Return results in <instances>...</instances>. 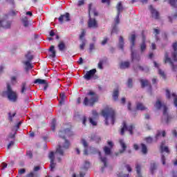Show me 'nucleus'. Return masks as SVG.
<instances>
[{
    "mask_svg": "<svg viewBox=\"0 0 177 177\" xmlns=\"http://www.w3.org/2000/svg\"><path fill=\"white\" fill-rule=\"evenodd\" d=\"M132 85H133L132 79L130 78V79L128 80L127 86H128V88H132Z\"/></svg>",
    "mask_w": 177,
    "mask_h": 177,
    "instance_id": "obj_55",
    "label": "nucleus"
},
{
    "mask_svg": "<svg viewBox=\"0 0 177 177\" xmlns=\"http://www.w3.org/2000/svg\"><path fill=\"white\" fill-rule=\"evenodd\" d=\"M17 80V77L16 76H12L11 77V83L15 85V84H16Z\"/></svg>",
    "mask_w": 177,
    "mask_h": 177,
    "instance_id": "obj_52",
    "label": "nucleus"
},
{
    "mask_svg": "<svg viewBox=\"0 0 177 177\" xmlns=\"http://www.w3.org/2000/svg\"><path fill=\"white\" fill-rule=\"evenodd\" d=\"M118 177H129V175L128 174H124V173L120 172L118 174Z\"/></svg>",
    "mask_w": 177,
    "mask_h": 177,
    "instance_id": "obj_57",
    "label": "nucleus"
},
{
    "mask_svg": "<svg viewBox=\"0 0 177 177\" xmlns=\"http://www.w3.org/2000/svg\"><path fill=\"white\" fill-rule=\"evenodd\" d=\"M81 41V44L80 45V49L81 50H84V49L85 48V45H86V39H82Z\"/></svg>",
    "mask_w": 177,
    "mask_h": 177,
    "instance_id": "obj_36",
    "label": "nucleus"
},
{
    "mask_svg": "<svg viewBox=\"0 0 177 177\" xmlns=\"http://www.w3.org/2000/svg\"><path fill=\"white\" fill-rule=\"evenodd\" d=\"M34 84H39V85H45L44 91H46V88H48V81H46V80L36 79L34 81Z\"/></svg>",
    "mask_w": 177,
    "mask_h": 177,
    "instance_id": "obj_17",
    "label": "nucleus"
},
{
    "mask_svg": "<svg viewBox=\"0 0 177 177\" xmlns=\"http://www.w3.org/2000/svg\"><path fill=\"white\" fill-rule=\"evenodd\" d=\"M58 20L61 24H63L64 21H70V13L66 12L64 15H61L59 18Z\"/></svg>",
    "mask_w": 177,
    "mask_h": 177,
    "instance_id": "obj_13",
    "label": "nucleus"
},
{
    "mask_svg": "<svg viewBox=\"0 0 177 177\" xmlns=\"http://www.w3.org/2000/svg\"><path fill=\"white\" fill-rule=\"evenodd\" d=\"M102 115L105 118L106 125H109V122H111L112 125H114V122L115 121V112L112 108H105L102 111Z\"/></svg>",
    "mask_w": 177,
    "mask_h": 177,
    "instance_id": "obj_3",
    "label": "nucleus"
},
{
    "mask_svg": "<svg viewBox=\"0 0 177 177\" xmlns=\"http://www.w3.org/2000/svg\"><path fill=\"white\" fill-rule=\"evenodd\" d=\"M147 143H153V138L151 137H148L146 138Z\"/></svg>",
    "mask_w": 177,
    "mask_h": 177,
    "instance_id": "obj_59",
    "label": "nucleus"
},
{
    "mask_svg": "<svg viewBox=\"0 0 177 177\" xmlns=\"http://www.w3.org/2000/svg\"><path fill=\"white\" fill-rule=\"evenodd\" d=\"M41 169V167L39 166H36L34 167L33 171L32 172H38Z\"/></svg>",
    "mask_w": 177,
    "mask_h": 177,
    "instance_id": "obj_62",
    "label": "nucleus"
},
{
    "mask_svg": "<svg viewBox=\"0 0 177 177\" xmlns=\"http://www.w3.org/2000/svg\"><path fill=\"white\" fill-rule=\"evenodd\" d=\"M142 154H147V147L145 144H141Z\"/></svg>",
    "mask_w": 177,
    "mask_h": 177,
    "instance_id": "obj_37",
    "label": "nucleus"
},
{
    "mask_svg": "<svg viewBox=\"0 0 177 177\" xmlns=\"http://www.w3.org/2000/svg\"><path fill=\"white\" fill-rule=\"evenodd\" d=\"M166 97L167 99L171 98V93H169V90H166Z\"/></svg>",
    "mask_w": 177,
    "mask_h": 177,
    "instance_id": "obj_61",
    "label": "nucleus"
},
{
    "mask_svg": "<svg viewBox=\"0 0 177 177\" xmlns=\"http://www.w3.org/2000/svg\"><path fill=\"white\" fill-rule=\"evenodd\" d=\"M93 140H95L97 143H99V142L101 140L100 138L97 136H94L93 138H92Z\"/></svg>",
    "mask_w": 177,
    "mask_h": 177,
    "instance_id": "obj_54",
    "label": "nucleus"
},
{
    "mask_svg": "<svg viewBox=\"0 0 177 177\" xmlns=\"http://www.w3.org/2000/svg\"><path fill=\"white\" fill-rule=\"evenodd\" d=\"M158 73L160 75H161V77H163V78H165V73H164L163 71H162L161 69H159Z\"/></svg>",
    "mask_w": 177,
    "mask_h": 177,
    "instance_id": "obj_58",
    "label": "nucleus"
},
{
    "mask_svg": "<svg viewBox=\"0 0 177 177\" xmlns=\"http://www.w3.org/2000/svg\"><path fill=\"white\" fill-rule=\"evenodd\" d=\"M161 133H162V136H163V138L165 137V135H166L165 131H163L162 132L158 131L157 133L155 136L156 140H158V139H160V136H161Z\"/></svg>",
    "mask_w": 177,
    "mask_h": 177,
    "instance_id": "obj_26",
    "label": "nucleus"
},
{
    "mask_svg": "<svg viewBox=\"0 0 177 177\" xmlns=\"http://www.w3.org/2000/svg\"><path fill=\"white\" fill-rule=\"evenodd\" d=\"M119 95H120V91H119L118 88L114 89L113 95H112V97L115 102H117V100H118Z\"/></svg>",
    "mask_w": 177,
    "mask_h": 177,
    "instance_id": "obj_23",
    "label": "nucleus"
},
{
    "mask_svg": "<svg viewBox=\"0 0 177 177\" xmlns=\"http://www.w3.org/2000/svg\"><path fill=\"white\" fill-rule=\"evenodd\" d=\"M146 48H147V46L146 45V37L142 35V41L140 44V48L141 53H143V52L146 51Z\"/></svg>",
    "mask_w": 177,
    "mask_h": 177,
    "instance_id": "obj_18",
    "label": "nucleus"
},
{
    "mask_svg": "<svg viewBox=\"0 0 177 177\" xmlns=\"http://www.w3.org/2000/svg\"><path fill=\"white\" fill-rule=\"evenodd\" d=\"M26 82H23L22 84H21V93H24V92H26Z\"/></svg>",
    "mask_w": 177,
    "mask_h": 177,
    "instance_id": "obj_40",
    "label": "nucleus"
},
{
    "mask_svg": "<svg viewBox=\"0 0 177 177\" xmlns=\"http://www.w3.org/2000/svg\"><path fill=\"white\" fill-rule=\"evenodd\" d=\"M64 100H66V95L64 93H61L59 95V104L62 106V104H64Z\"/></svg>",
    "mask_w": 177,
    "mask_h": 177,
    "instance_id": "obj_31",
    "label": "nucleus"
},
{
    "mask_svg": "<svg viewBox=\"0 0 177 177\" xmlns=\"http://www.w3.org/2000/svg\"><path fill=\"white\" fill-rule=\"evenodd\" d=\"M155 107L156 109H158V110H160V109H162V111H163V115L162 117V122H163V124H168L171 117H169V115H168V107H167V106H165V104H162L161 102L158 100V101L156 102V104H155Z\"/></svg>",
    "mask_w": 177,
    "mask_h": 177,
    "instance_id": "obj_4",
    "label": "nucleus"
},
{
    "mask_svg": "<svg viewBox=\"0 0 177 177\" xmlns=\"http://www.w3.org/2000/svg\"><path fill=\"white\" fill-rule=\"evenodd\" d=\"M161 161H162V164L163 165H165V156L164 155H162L161 156Z\"/></svg>",
    "mask_w": 177,
    "mask_h": 177,
    "instance_id": "obj_63",
    "label": "nucleus"
},
{
    "mask_svg": "<svg viewBox=\"0 0 177 177\" xmlns=\"http://www.w3.org/2000/svg\"><path fill=\"white\" fill-rule=\"evenodd\" d=\"M48 158L50 160V171H53L56 167V162H55V153H53V151L50 152L48 154Z\"/></svg>",
    "mask_w": 177,
    "mask_h": 177,
    "instance_id": "obj_10",
    "label": "nucleus"
},
{
    "mask_svg": "<svg viewBox=\"0 0 177 177\" xmlns=\"http://www.w3.org/2000/svg\"><path fill=\"white\" fill-rule=\"evenodd\" d=\"M8 115H9L8 120L10 122H12V121H13V117H15V115H16V113H9Z\"/></svg>",
    "mask_w": 177,
    "mask_h": 177,
    "instance_id": "obj_50",
    "label": "nucleus"
},
{
    "mask_svg": "<svg viewBox=\"0 0 177 177\" xmlns=\"http://www.w3.org/2000/svg\"><path fill=\"white\" fill-rule=\"evenodd\" d=\"M129 40L131 44V47L135 46V41H136V35H135V34H131L129 38Z\"/></svg>",
    "mask_w": 177,
    "mask_h": 177,
    "instance_id": "obj_29",
    "label": "nucleus"
},
{
    "mask_svg": "<svg viewBox=\"0 0 177 177\" xmlns=\"http://www.w3.org/2000/svg\"><path fill=\"white\" fill-rule=\"evenodd\" d=\"M133 129H135V126L131 124L129 127H127V123L125 122H123L122 127L120 131V134L124 135L125 131H129L130 135H133V132L132 131Z\"/></svg>",
    "mask_w": 177,
    "mask_h": 177,
    "instance_id": "obj_8",
    "label": "nucleus"
},
{
    "mask_svg": "<svg viewBox=\"0 0 177 177\" xmlns=\"http://www.w3.org/2000/svg\"><path fill=\"white\" fill-rule=\"evenodd\" d=\"M169 3L171 6L175 7V5L176 3V0H169Z\"/></svg>",
    "mask_w": 177,
    "mask_h": 177,
    "instance_id": "obj_60",
    "label": "nucleus"
},
{
    "mask_svg": "<svg viewBox=\"0 0 177 177\" xmlns=\"http://www.w3.org/2000/svg\"><path fill=\"white\" fill-rule=\"evenodd\" d=\"M95 73H96V69H92L86 72V73L84 76V78L87 81H89V80H91V78H92V77H93Z\"/></svg>",
    "mask_w": 177,
    "mask_h": 177,
    "instance_id": "obj_14",
    "label": "nucleus"
},
{
    "mask_svg": "<svg viewBox=\"0 0 177 177\" xmlns=\"http://www.w3.org/2000/svg\"><path fill=\"white\" fill-rule=\"evenodd\" d=\"M124 37H122V36H120L118 46L122 50H124Z\"/></svg>",
    "mask_w": 177,
    "mask_h": 177,
    "instance_id": "obj_27",
    "label": "nucleus"
},
{
    "mask_svg": "<svg viewBox=\"0 0 177 177\" xmlns=\"http://www.w3.org/2000/svg\"><path fill=\"white\" fill-rule=\"evenodd\" d=\"M21 125V122H19V123H17V125H15L13 128V131H15L16 132H17V129H19V128H20V126Z\"/></svg>",
    "mask_w": 177,
    "mask_h": 177,
    "instance_id": "obj_51",
    "label": "nucleus"
},
{
    "mask_svg": "<svg viewBox=\"0 0 177 177\" xmlns=\"http://www.w3.org/2000/svg\"><path fill=\"white\" fill-rule=\"evenodd\" d=\"M89 167H91V162H89V161H88V160L84 161V163L83 165V168L84 169H88V168H89Z\"/></svg>",
    "mask_w": 177,
    "mask_h": 177,
    "instance_id": "obj_41",
    "label": "nucleus"
},
{
    "mask_svg": "<svg viewBox=\"0 0 177 177\" xmlns=\"http://www.w3.org/2000/svg\"><path fill=\"white\" fill-rule=\"evenodd\" d=\"M172 48L174 51V53H173L171 54V57L174 60V62H177V42H174L172 44Z\"/></svg>",
    "mask_w": 177,
    "mask_h": 177,
    "instance_id": "obj_15",
    "label": "nucleus"
},
{
    "mask_svg": "<svg viewBox=\"0 0 177 177\" xmlns=\"http://www.w3.org/2000/svg\"><path fill=\"white\" fill-rule=\"evenodd\" d=\"M97 102V95L93 91H90L88 93V97H86L84 100V106H93Z\"/></svg>",
    "mask_w": 177,
    "mask_h": 177,
    "instance_id": "obj_5",
    "label": "nucleus"
},
{
    "mask_svg": "<svg viewBox=\"0 0 177 177\" xmlns=\"http://www.w3.org/2000/svg\"><path fill=\"white\" fill-rule=\"evenodd\" d=\"M49 50L50 52V57H56V50H55V46H51Z\"/></svg>",
    "mask_w": 177,
    "mask_h": 177,
    "instance_id": "obj_28",
    "label": "nucleus"
},
{
    "mask_svg": "<svg viewBox=\"0 0 177 177\" xmlns=\"http://www.w3.org/2000/svg\"><path fill=\"white\" fill-rule=\"evenodd\" d=\"M136 109L137 110H140L141 111H143L144 110H147V108L140 102L137 103Z\"/></svg>",
    "mask_w": 177,
    "mask_h": 177,
    "instance_id": "obj_25",
    "label": "nucleus"
},
{
    "mask_svg": "<svg viewBox=\"0 0 177 177\" xmlns=\"http://www.w3.org/2000/svg\"><path fill=\"white\" fill-rule=\"evenodd\" d=\"M116 9H117V16L115 19V24L117 26V24H120V15L122 11L124 10V7L122 6V3L120 1L117 6H116Z\"/></svg>",
    "mask_w": 177,
    "mask_h": 177,
    "instance_id": "obj_7",
    "label": "nucleus"
},
{
    "mask_svg": "<svg viewBox=\"0 0 177 177\" xmlns=\"http://www.w3.org/2000/svg\"><path fill=\"white\" fill-rule=\"evenodd\" d=\"M58 48L61 52H63L66 49V44L63 41H60Z\"/></svg>",
    "mask_w": 177,
    "mask_h": 177,
    "instance_id": "obj_35",
    "label": "nucleus"
},
{
    "mask_svg": "<svg viewBox=\"0 0 177 177\" xmlns=\"http://www.w3.org/2000/svg\"><path fill=\"white\" fill-rule=\"evenodd\" d=\"M149 10L151 13V16L153 19H159L160 14L158 13V11H156V9L153 8V6H149Z\"/></svg>",
    "mask_w": 177,
    "mask_h": 177,
    "instance_id": "obj_16",
    "label": "nucleus"
},
{
    "mask_svg": "<svg viewBox=\"0 0 177 177\" xmlns=\"http://www.w3.org/2000/svg\"><path fill=\"white\" fill-rule=\"evenodd\" d=\"M165 63L167 64V63H169L170 64L173 71H175L176 70V65L174 64V62H172V59L169 57V55H168V53H165Z\"/></svg>",
    "mask_w": 177,
    "mask_h": 177,
    "instance_id": "obj_11",
    "label": "nucleus"
},
{
    "mask_svg": "<svg viewBox=\"0 0 177 177\" xmlns=\"http://www.w3.org/2000/svg\"><path fill=\"white\" fill-rule=\"evenodd\" d=\"M91 150H92L93 154H95V151H96V153H98V154H99V156H100V160H101V161L103 162V164H104V167H102V169H101L102 171V172H103L104 168H106V167H107V158H106V157H102V153H100V151H99V150H97V149H95V148H92Z\"/></svg>",
    "mask_w": 177,
    "mask_h": 177,
    "instance_id": "obj_9",
    "label": "nucleus"
},
{
    "mask_svg": "<svg viewBox=\"0 0 177 177\" xmlns=\"http://www.w3.org/2000/svg\"><path fill=\"white\" fill-rule=\"evenodd\" d=\"M108 146H105L104 147V151L106 154V156H110V154H111V149H113V147L114 146V143H113V142L111 141H108Z\"/></svg>",
    "mask_w": 177,
    "mask_h": 177,
    "instance_id": "obj_12",
    "label": "nucleus"
},
{
    "mask_svg": "<svg viewBox=\"0 0 177 177\" xmlns=\"http://www.w3.org/2000/svg\"><path fill=\"white\" fill-rule=\"evenodd\" d=\"M104 64V59H100L98 63V68L103 70V64Z\"/></svg>",
    "mask_w": 177,
    "mask_h": 177,
    "instance_id": "obj_42",
    "label": "nucleus"
},
{
    "mask_svg": "<svg viewBox=\"0 0 177 177\" xmlns=\"http://www.w3.org/2000/svg\"><path fill=\"white\" fill-rule=\"evenodd\" d=\"M26 58L27 59L28 62H31L34 59V57L32 55H31V53H28L26 55Z\"/></svg>",
    "mask_w": 177,
    "mask_h": 177,
    "instance_id": "obj_39",
    "label": "nucleus"
},
{
    "mask_svg": "<svg viewBox=\"0 0 177 177\" xmlns=\"http://www.w3.org/2000/svg\"><path fill=\"white\" fill-rule=\"evenodd\" d=\"M21 21L25 27H28L30 23L28 22V18L27 17H24Z\"/></svg>",
    "mask_w": 177,
    "mask_h": 177,
    "instance_id": "obj_33",
    "label": "nucleus"
},
{
    "mask_svg": "<svg viewBox=\"0 0 177 177\" xmlns=\"http://www.w3.org/2000/svg\"><path fill=\"white\" fill-rule=\"evenodd\" d=\"M134 70L136 71L138 70H140L141 71H145V68H143V66H134Z\"/></svg>",
    "mask_w": 177,
    "mask_h": 177,
    "instance_id": "obj_53",
    "label": "nucleus"
},
{
    "mask_svg": "<svg viewBox=\"0 0 177 177\" xmlns=\"http://www.w3.org/2000/svg\"><path fill=\"white\" fill-rule=\"evenodd\" d=\"M131 59L133 62H140V56L136 55V53L133 52V50H131Z\"/></svg>",
    "mask_w": 177,
    "mask_h": 177,
    "instance_id": "obj_22",
    "label": "nucleus"
},
{
    "mask_svg": "<svg viewBox=\"0 0 177 177\" xmlns=\"http://www.w3.org/2000/svg\"><path fill=\"white\" fill-rule=\"evenodd\" d=\"M86 31L85 30H82L81 35H80V39H86L85 38H84L85 37V34H86Z\"/></svg>",
    "mask_w": 177,
    "mask_h": 177,
    "instance_id": "obj_49",
    "label": "nucleus"
},
{
    "mask_svg": "<svg viewBox=\"0 0 177 177\" xmlns=\"http://www.w3.org/2000/svg\"><path fill=\"white\" fill-rule=\"evenodd\" d=\"M120 67L122 70H124L125 68H128L129 67V62H122L120 64Z\"/></svg>",
    "mask_w": 177,
    "mask_h": 177,
    "instance_id": "obj_32",
    "label": "nucleus"
},
{
    "mask_svg": "<svg viewBox=\"0 0 177 177\" xmlns=\"http://www.w3.org/2000/svg\"><path fill=\"white\" fill-rule=\"evenodd\" d=\"M26 156L28 157V158H32V152L31 151H28L26 152Z\"/></svg>",
    "mask_w": 177,
    "mask_h": 177,
    "instance_id": "obj_56",
    "label": "nucleus"
},
{
    "mask_svg": "<svg viewBox=\"0 0 177 177\" xmlns=\"http://www.w3.org/2000/svg\"><path fill=\"white\" fill-rule=\"evenodd\" d=\"M81 143L82 145L84 146V156H88V142H86V140H85V139H82L81 140Z\"/></svg>",
    "mask_w": 177,
    "mask_h": 177,
    "instance_id": "obj_20",
    "label": "nucleus"
},
{
    "mask_svg": "<svg viewBox=\"0 0 177 177\" xmlns=\"http://www.w3.org/2000/svg\"><path fill=\"white\" fill-rule=\"evenodd\" d=\"M17 131H15L14 133H10V135L7 138V140H10V139H15V136H16Z\"/></svg>",
    "mask_w": 177,
    "mask_h": 177,
    "instance_id": "obj_45",
    "label": "nucleus"
},
{
    "mask_svg": "<svg viewBox=\"0 0 177 177\" xmlns=\"http://www.w3.org/2000/svg\"><path fill=\"white\" fill-rule=\"evenodd\" d=\"M160 149H161L162 151H165L166 153H169V150L168 149V147H164V145H162V144L160 146Z\"/></svg>",
    "mask_w": 177,
    "mask_h": 177,
    "instance_id": "obj_47",
    "label": "nucleus"
},
{
    "mask_svg": "<svg viewBox=\"0 0 177 177\" xmlns=\"http://www.w3.org/2000/svg\"><path fill=\"white\" fill-rule=\"evenodd\" d=\"M171 97H174V106L177 107V95L175 93L171 94Z\"/></svg>",
    "mask_w": 177,
    "mask_h": 177,
    "instance_id": "obj_46",
    "label": "nucleus"
},
{
    "mask_svg": "<svg viewBox=\"0 0 177 177\" xmlns=\"http://www.w3.org/2000/svg\"><path fill=\"white\" fill-rule=\"evenodd\" d=\"M97 112L96 111H93V118H97Z\"/></svg>",
    "mask_w": 177,
    "mask_h": 177,
    "instance_id": "obj_64",
    "label": "nucleus"
},
{
    "mask_svg": "<svg viewBox=\"0 0 177 177\" xmlns=\"http://www.w3.org/2000/svg\"><path fill=\"white\" fill-rule=\"evenodd\" d=\"M89 122H90V124H91L93 126L97 125V122L95 121V120H93V118H89Z\"/></svg>",
    "mask_w": 177,
    "mask_h": 177,
    "instance_id": "obj_48",
    "label": "nucleus"
},
{
    "mask_svg": "<svg viewBox=\"0 0 177 177\" xmlns=\"http://www.w3.org/2000/svg\"><path fill=\"white\" fill-rule=\"evenodd\" d=\"M91 15H93V16H99V12L96 10V8H92V3L88 4V28H97L99 27L97 24V21L95 18H91Z\"/></svg>",
    "mask_w": 177,
    "mask_h": 177,
    "instance_id": "obj_2",
    "label": "nucleus"
},
{
    "mask_svg": "<svg viewBox=\"0 0 177 177\" xmlns=\"http://www.w3.org/2000/svg\"><path fill=\"white\" fill-rule=\"evenodd\" d=\"M12 23L7 20H0V27H3V28H10Z\"/></svg>",
    "mask_w": 177,
    "mask_h": 177,
    "instance_id": "obj_19",
    "label": "nucleus"
},
{
    "mask_svg": "<svg viewBox=\"0 0 177 177\" xmlns=\"http://www.w3.org/2000/svg\"><path fill=\"white\" fill-rule=\"evenodd\" d=\"M119 143L122 149L120 150L119 153L120 154H122V153H124V151L127 150V144H125V142H124V140H120Z\"/></svg>",
    "mask_w": 177,
    "mask_h": 177,
    "instance_id": "obj_21",
    "label": "nucleus"
},
{
    "mask_svg": "<svg viewBox=\"0 0 177 177\" xmlns=\"http://www.w3.org/2000/svg\"><path fill=\"white\" fill-rule=\"evenodd\" d=\"M7 96L10 102H12L13 103L17 102V93L12 89L9 83H7Z\"/></svg>",
    "mask_w": 177,
    "mask_h": 177,
    "instance_id": "obj_6",
    "label": "nucleus"
},
{
    "mask_svg": "<svg viewBox=\"0 0 177 177\" xmlns=\"http://www.w3.org/2000/svg\"><path fill=\"white\" fill-rule=\"evenodd\" d=\"M140 82L142 88H145V86H147V85H149V81L147 80H140Z\"/></svg>",
    "mask_w": 177,
    "mask_h": 177,
    "instance_id": "obj_38",
    "label": "nucleus"
},
{
    "mask_svg": "<svg viewBox=\"0 0 177 177\" xmlns=\"http://www.w3.org/2000/svg\"><path fill=\"white\" fill-rule=\"evenodd\" d=\"M26 177H38V172H30Z\"/></svg>",
    "mask_w": 177,
    "mask_h": 177,
    "instance_id": "obj_43",
    "label": "nucleus"
},
{
    "mask_svg": "<svg viewBox=\"0 0 177 177\" xmlns=\"http://www.w3.org/2000/svg\"><path fill=\"white\" fill-rule=\"evenodd\" d=\"M136 169L137 172V177H142V173L140 171V170L142 169V167L140 166L139 164H137L136 165Z\"/></svg>",
    "mask_w": 177,
    "mask_h": 177,
    "instance_id": "obj_30",
    "label": "nucleus"
},
{
    "mask_svg": "<svg viewBox=\"0 0 177 177\" xmlns=\"http://www.w3.org/2000/svg\"><path fill=\"white\" fill-rule=\"evenodd\" d=\"M24 64L25 65V70L26 71H28L29 70H31L34 66L31 64V61H24Z\"/></svg>",
    "mask_w": 177,
    "mask_h": 177,
    "instance_id": "obj_24",
    "label": "nucleus"
},
{
    "mask_svg": "<svg viewBox=\"0 0 177 177\" xmlns=\"http://www.w3.org/2000/svg\"><path fill=\"white\" fill-rule=\"evenodd\" d=\"M56 127V119H53V121L51 122V129L52 131H55Z\"/></svg>",
    "mask_w": 177,
    "mask_h": 177,
    "instance_id": "obj_44",
    "label": "nucleus"
},
{
    "mask_svg": "<svg viewBox=\"0 0 177 177\" xmlns=\"http://www.w3.org/2000/svg\"><path fill=\"white\" fill-rule=\"evenodd\" d=\"M73 135V131L70 129H66L64 131H60L59 133V138H62L64 140V144H59L56 149L55 155L56 157L57 156H64V151L67 150L70 147V142L66 140V136H71Z\"/></svg>",
    "mask_w": 177,
    "mask_h": 177,
    "instance_id": "obj_1",
    "label": "nucleus"
},
{
    "mask_svg": "<svg viewBox=\"0 0 177 177\" xmlns=\"http://www.w3.org/2000/svg\"><path fill=\"white\" fill-rule=\"evenodd\" d=\"M157 169V164L156 162L151 163V167H150V171L151 174H154V171Z\"/></svg>",
    "mask_w": 177,
    "mask_h": 177,
    "instance_id": "obj_34",
    "label": "nucleus"
}]
</instances>
